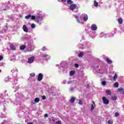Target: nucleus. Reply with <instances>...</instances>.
I'll list each match as a JSON object with an SVG mask.
<instances>
[{
  "instance_id": "nucleus-10",
  "label": "nucleus",
  "mask_w": 124,
  "mask_h": 124,
  "mask_svg": "<svg viewBox=\"0 0 124 124\" xmlns=\"http://www.w3.org/2000/svg\"><path fill=\"white\" fill-rule=\"evenodd\" d=\"M75 100H76V98L72 97L69 100V101L70 103H74V102H75Z\"/></svg>"
},
{
  "instance_id": "nucleus-42",
  "label": "nucleus",
  "mask_w": 124,
  "mask_h": 124,
  "mask_svg": "<svg viewBox=\"0 0 124 124\" xmlns=\"http://www.w3.org/2000/svg\"><path fill=\"white\" fill-rule=\"evenodd\" d=\"M27 124H33V123H28Z\"/></svg>"
},
{
  "instance_id": "nucleus-13",
  "label": "nucleus",
  "mask_w": 124,
  "mask_h": 124,
  "mask_svg": "<svg viewBox=\"0 0 124 124\" xmlns=\"http://www.w3.org/2000/svg\"><path fill=\"white\" fill-rule=\"evenodd\" d=\"M27 46L26 45H22L20 46V50H25V48H26Z\"/></svg>"
},
{
  "instance_id": "nucleus-6",
  "label": "nucleus",
  "mask_w": 124,
  "mask_h": 124,
  "mask_svg": "<svg viewBox=\"0 0 124 124\" xmlns=\"http://www.w3.org/2000/svg\"><path fill=\"white\" fill-rule=\"evenodd\" d=\"M94 107H95V103H94V101H93L91 104V111H93L94 110Z\"/></svg>"
},
{
  "instance_id": "nucleus-37",
  "label": "nucleus",
  "mask_w": 124,
  "mask_h": 124,
  "mask_svg": "<svg viewBox=\"0 0 124 124\" xmlns=\"http://www.w3.org/2000/svg\"><path fill=\"white\" fill-rule=\"evenodd\" d=\"M2 60H3V56L0 55V61H1Z\"/></svg>"
},
{
  "instance_id": "nucleus-28",
  "label": "nucleus",
  "mask_w": 124,
  "mask_h": 124,
  "mask_svg": "<svg viewBox=\"0 0 124 124\" xmlns=\"http://www.w3.org/2000/svg\"><path fill=\"white\" fill-rule=\"evenodd\" d=\"M30 76H31V77H34V76H35V73H32L30 74Z\"/></svg>"
},
{
  "instance_id": "nucleus-29",
  "label": "nucleus",
  "mask_w": 124,
  "mask_h": 124,
  "mask_svg": "<svg viewBox=\"0 0 124 124\" xmlns=\"http://www.w3.org/2000/svg\"><path fill=\"white\" fill-rule=\"evenodd\" d=\"M31 28H32V29H34L35 28V25H34L33 23H32L31 24Z\"/></svg>"
},
{
  "instance_id": "nucleus-23",
  "label": "nucleus",
  "mask_w": 124,
  "mask_h": 124,
  "mask_svg": "<svg viewBox=\"0 0 124 124\" xmlns=\"http://www.w3.org/2000/svg\"><path fill=\"white\" fill-rule=\"evenodd\" d=\"M67 4H72V1L71 0H67Z\"/></svg>"
},
{
  "instance_id": "nucleus-14",
  "label": "nucleus",
  "mask_w": 124,
  "mask_h": 124,
  "mask_svg": "<svg viewBox=\"0 0 124 124\" xmlns=\"http://www.w3.org/2000/svg\"><path fill=\"white\" fill-rule=\"evenodd\" d=\"M106 61L109 64H111V63H112V62L111 61V60H110L109 58L107 59L106 60Z\"/></svg>"
},
{
  "instance_id": "nucleus-20",
  "label": "nucleus",
  "mask_w": 124,
  "mask_h": 124,
  "mask_svg": "<svg viewBox=\"0 0 124 124\" xmlns=\"http://www.w3.org/2000/svg\"><path fill=\"white\" fill-rule=\"evenodd\" d=\"M94 6L95 7L98 6V2H96V0H94Z\"/></svg>"
},
{
  "instance_id": "nucleus-4",
  "label": "nucleus",
  "mask_w": 124,
  "mask_h": 124,
  "mask_svg": "<svg viewBox=\"0 0 124 124\" xmlns=\"http://www.w3.org/2000/svg\"><path fill=\"white\" fill-rule=\"evenodd\" d=\"M76 8H77V5L76 4H72L70 6V10H75V9H76Z\"/></svg>"
},
{
  "instance_id": "nucleus-25",
  "label": "nucleus",
  "mask_w": 124,
  "mask_h": 124,
  "mask_svg": "<svg viewBox=\"0 0 124 124\" xmlns=\"http://www.w3.org/2000/svg\"><path fill=\"white\" fill-rule=\"evenodd\" d=\"M101 84H102V86H106V84H107L106 81L104 80V81H102Z\"/></svg>"
},
{
  "instance_id": "nucleus-39",
  "label": "nucleus",
  "mask_w": 124,
  "mask_h": 124,
  "mask_svg": "<svg viewBox=\"0 0 124 124\" xmlns=\"http://www.w3.org/2000/svg\"><path fill=\"white\" fill-rule=\"evenodd\" d=\"M48 117V114H45V117L47 118Z\"/></svg>"
},
{
  "instance_id": "nucleus-18",
  "label": "nucleus",
  "mask_w": 124,
  "mask_h": 124,
  "mask_svg": "<svg viewBox=\"0 0 124 124\" xmlns=\"http://www.w3.org/2000/svg\"><path fill=\"white\" fill-rule=\"evenodd\" d=\"M118 22L119 23V24H123V19L120 18H118Z\"/></svg>"
},
{
  "instance_id": "nucleus-31",
  "label": "nucleus",
  "mask_w": 124,
  "mask_h": 124,
  "mask_svg": "<svg viewBox=\"0 0 124 124\" xmlns=\"http://www.w3.org/2000/svg\"><path fill=\"white\" fill-rule=\"evenodd\" d=\"M48 54H44L42 56V58H46L48 57Z\"/></svg>"
},
{
  "instance_id": "nucleus-27",
  "label": "nucleus",
  "mask_w": 124,
  "mask_h": 124,
  "mask_svg": "<svg viewBox=\"0 0 124 124\" xmlns=\"http://www.w3.org/2000/svg\"><path fill=\"white\" fill-rule=\"evenodd\" d=\"M31 20H35V19H36V17L34 16H31Z\"/></svg>"
},
{
  "instance_id": "nucleus-7",
  "label": "nucleus",
  "mask_w": 124,
  "mask_h": 124,
  "mask_svg": "<svg viewBox=\"0 0 124 124\" xmlns=\"http://www.w3.org/2000/svg\"><path fill=\"white\" fill-rule=\"evenodd\" d=\"M23 30L25 32H29V29H28V27L25 24L23 26Z\"/></svg>"
},
{
  "instance_id": "nucleus-32",
  "label": "nucleus",
  "mask_w": 124,
  "mask_h": 124,
  "mask_svg": "<svg viewBox=\"0 0 124 124\" xmlns=\"http://www.w3.org/2000/svg\"><path fill=\"white\" fill-rule=\"evenodd\" d=\"M78 104H79V105H82L83 104V103L82 102V100H78Z\"/></svg>"
},
{
  "instance_id": "nucleus-41",
  "label": "nucleus",
  "mask_w": 124,
  "mask_h": 124,
  "mask_svg": "<svg viewBox=\"0 0 124 124\" xmlns=\"http://www.w3.org/2000/svg\"><path fill=\"white\" fill-rule=\"evenodd\" d=\"M62 2H65L66 1V0H62Z\"/></svg>"
},
{
  "instance_id": "nucleus-2",
  "label": "nucleus",
  "mask_w": 124,
  "mask_h": 124,
  "mask_svg": "<svg viewBox=\"0 0 124 124\" xmlns=\"http://www.w3.org/2000/svg\"><path fill=\"white\" fill-rule=\"evenodd\" d=\"M102 100L104 104H106V105H108V104H109V100L106 98V97H103L102 98Z\"/></svg>"
},
{
  "instance_id": "nucleus-34",
  "label": "nucleus",
  "mask_w": 124,
  "mask_h": 124,
  "mask_svg": "<svg viewBox=\"0 0 124 124\" xmlns=\"http://www.w3.org/2000/svg\"><path fill=\"white\" fill-rule=\"evenodd\" d=\"M75 66L76 68H78V67H79V64L78 63H75Z\"/></svg>"
},
{
  "instance_id": "nucleus-16",
  "label": "nucleus",
  "mask_w": 124,
  "mask_h": 124,
  "mask_svg": "<svg viewBox=\"0 0 124 124\" xmlns=\"http://www.w3.org/2000/svg\"><path fill=\"white\" fill-rule=\"evenodd\" d=\"M34 101L35 103H38L40 101L39 98H35L34 100Z\"/></svg>"
},
{
  "instance_id": "nucleus-40",
  "label": "nucleus",
  "mask_w": 124,
  "mask_h": 124,
  "mask_svg": "<svg viewBox=\"0 0 124 124\" xmlns=\"http://www.w3.org/2000/svg\"><path fill=\"white\" fill-rule=\"evenodd\" d=\"M108 124H111V121L108 120Z\"/></svg>"
},
{
  "instance_id": "nucleus-17",
  "label": "nucleus",
  "mask_w": 124,
  "mask_h": 124,
  "mask_svg": "<svg viewBox=\"0 0 124 124\" xmlns=\"http://www.w3.org/2000/svg\"><path fill=\"white\" fill-rule=\"evenodd\" d=\"M31 15H28L26 16H25V18L27 19V20L30 19V18H31Z\"/></svg>"
},
{
  "instance_id": "nucleus-1",
  "label": "nucleus",
  "mask_w": 124,
  "mask_h": 124,
  "mask_svg": "<svg viewBox=\"0 0 124 124\" xmlns=\"http://www.w3.org/2000/svg\"><path fill=\"white\" fill-rule=\"evenodd\" d=\"M42 20H43L42 16H41V15H40V16L36 17L35 22H36V23H39V22H41V21H42Z\"/></svg>"
},
{
  "instance_id": "nucleus-15",
  "label": "nucleus",
  "mask_w": 124,
  "mask_h": 124,
  "mask_svg": "<svg viewBox=\"0 0 124 124\" xmlns=\"http://www.w3.org/2000/svg\"><path fill=\"white\" fill-rule=\"evenodd\" d=\"M78 57L79 58H82V57H83V56H84V52H80L79 54H78Z\"/></svg>"
},
{
  "instance_id": "nucleus-12",
  "label": "nucleus",
  "mask_w": 124,
  "mask_h": 124,
  "mask_svg": "<svg viewBox=\"0 0 124 124\" xmlns=\"http://www.w3.org/2000/svg\"><path fill=\"white\" fill-rule=\"evenodd\" d=\"M106 93L108 94V95H112L111 91H110L109 90H107Z\"/></svg>"
},
{
  "instance_id": "nucleus-5",
  "label": "nucleus",
  "mask_w": 124,
  "mask_h": 124,
  "mask_svg": "<svg viewBox=\"0 0 124 124\" xmlns=\"http://www.w3.org/2000/svg\"><path fill=\"white\" fill-rule=\"evenodd\" d=\"M34 59L35 58L33 56L28 58V63H32V62H34Z\"/></svg>"
},
{
  "instance_id": "nucleus-33",
  "label": "nucleus",
  "mask_w": 124,
  "mask_h": 124,
  "mask_svg": "<svg viewBox=\"0 0 124 124\" xmlns=\"http://www.w3.org/2000/svg\"><path fill=\"white\" fill-rule=\"evenodd\" d=\"M46 46H43V48L41 49L42 51H45L46 50Z\"/></svg>"
},
{
  "instance_id": "nucleus-8",
  "label": "nucleus",
  "mask_w": 124,
  "mask_h": 124,
  "mask_svg": "<svg viewBox=\"0 0 124 124\" xmlns=\"http://www.w3.org/2000/svg\"><path fill=\"white\" fill-rule=\"evenodd\" d=\"M91 30H92V31H96V30H97V27H96V25L95 24H92L91 26Z\"/></svg>"
},
{
  "instance_id": "nucleus-3",
  "label": "nucleus",
  "mask_w": 124,
  "mask_h": 124,
  "mask_svg": "<svg viewBox=\"0 0 124 124\" xmlns=\"http://www.w3.org/2000/svg\"><path fill=\"white\" fill-rule=\"evenodd\" d=\"M43 79V75L42 73H39L38 75L37 81L40 82Z\"/></svg>"
},
{
  "instance_id": "nucleus-21",
  "label": "nucleus",
  "mask_w": 124,
  "mask_h": 124,
  "mask_svg": "<svg viewBox=\"0 0 124 124\" xmlns=\"http://www.w3.org/2000/svg\"><path fill=\"white\" fill-rule=\"evenodd\" d=\"M118 92L120 93H124V89L120 88L118 89Z\"/></svg>"
},
{
  "instance_id": "nucleus-24",
  "label": "nucleus",
  "mask_w": 124,
  "mask_h": 124,
  "mask_svg": "<svg viewBox=\"0 0 124 124\" xmlns=\"http://www.w3.org/2000/svg\"><path fill=\"white\" fill-rule=\"evenodd\" d=\"M75 18L77 19V22L78 23H80V20H79V16H76Z\"/></svg>"
},
{
  "instance_id": "nucleus-45",
  "label": "nucleus",
  "mask_w": 124,
  "mask_h": 124,
  "mask_svg": "<svg viewBox=\"0 0 124 124\" xmlns=\"http://www.w3.org/2000/svg\"><path fill=\"white\" fill-rule=\"evenodd\" d=\"M0 72H1V70H0Z\"/></svg>"
},
{
  "instance_id": "nucleus-43",
  "label": "nucleus",
  "mask_w": 124,
  "mask_h": 124,
  "mask_svg": "<svg viewBox=\"0 0 124 124\" xmlns=\"http://www.w3.org/2000/svg\"><path fill=\"white\" fill-rule=\"evenodd\" d=\"M98 67H99V66H97V68H98Z\"/></svg>"
},
{
  "instance_id": "nucleus-19",
  "label": "nucleus",
  "mask_w": 124,
  "mask_h": 124,
  "mask_svg": "<svg viewBox=\"0 0 124 124\" xmlns=\"http://www.w3.org/2000/svg\"><path fill=\"white\" fill-rule=\"evenodd\" d=\"M114 88H119V83L115 82L113 85Z\"/></svg>"
},
{
  "instance_id": "nucleus-36",
  "label": "nucleus",
  "mask_w": 124,
  "mask_h": 124,
  "mask_svg": "<svg viewBox=\"0 0 124 124\" xmlns=\"http://www.w3.org/2000/svg\"><path fill=\"white\" fill-rule=\"evenodd\" d=\"M119 115L120 114L118 112H116L115 116V117H119Z\"/></svg>"
},
{
  "instance_id": "nucleus-26",
  "label": "nucleus",
  "mask_w": 124,
  "mask_h": 124,
  "mask_svg": "<svg viewBox=\"0 0 124 124\" xmlns=\"http://www.w3.org/2000/svg\"><path fill=\"white\" fill-rule=\"evenodd\" d=\"M117 78H118V77H117V74H115L113 77L114 81H116V80H117Z\"/></svg>"
},
{
  "instance_id": "nucleus-9",
  "label": "nucleus",
  "mask_w": 124,
  "mask_h": 124,
  "mask_svg": "<svg viewBox=\"0 0 124 124\" xmlns=\"http://www.w3.org/2000/svg\"><path fill=\"white\" fill-rule=\"evenodd\" d=\"M82 16H83V19L85 22L88 21V15L87 14H82Z\"/></svg>"
},
{
  "instance_id": "nucleus-35",
  "label": "nucleus",
  "mask_w": 124,
  "mask_h": 124,
  "mask_svg": "<svg viewBox=\"0 0 124 124\" xmlns=\"http://www.w3.org/2000/svg\"><path fill=\"white\" fill-rule=\"evenodd\" d=\"M42 97L43 100H45V99H46V96L45 95L43 96Z\"/></svg>"
},
{
  "instance_id": "nucleus-30",
  "label": "nucleus",
  "mask_w": 124,
  "mask_h": 124,
  "mask_svg": "<svg viewBox=\"0 0 124 124\" xmlns=\"http://www.w3.org/2000/svg\"><path fill=\"white\" fill-rule=\"evenodd\" d=\"M111 99L112 100H117V97H116V96H112V97H111Z\"/></svg>"
},
{
  "instance_id": "nucleus-11",
  "label": "nucleus",
  "mask_w": 124,
  "mask_h": 124,
  "mask_svg": "<svg viewBox=\"0 0 124 124\" xmlns=\"http://www.w3.org/2000/svg\"><path fill=\"white\" fill-rule=\"evenodd\" d=\"M10 47L11 50H13L14 51H15V50H16V47H15V46H14L12 44L10 45Z\"/></svg>"
},
{
  "instance_id": "nucleus-44",
  "label": "nucleus",
  "mask_w": 124,
  "mask_h": 124,
  "mask_svg": "<svg viewBox=\"0 0 124 124\" xmlns=\"http://www.w3.org/2000/svg\"><path fill=\"white\" fill-rule=\"evenodd\" d=\"M123 94H124V91H123Z\"/></svg>"
},
{
  "instance_id": "nucleus-22",
  "label": "nucleus",
  "mask_w": 124,
  "mask_h": 124,
  "mask_svg": "<svg viewBox=\"0 0 124 124\" xmlns=\"http://www.w3.org/2000/svg\"><path fill=\"white\" fill-rule=\"evenodd\" d=\"M75 74V71L72 70L70 72V75H71V76H72V75H73Z\"/></svg>"
},
{
  "instance_id": "nucleus-46",
  "label": "nucleus",
  "mask_w": 124,
  "mask_h": 124,
  "mask_svg": "<svg viewBox=\"0 0 124 124\" xmlns=\"http://www.w3.org/2000/svg\"><path fill=\"white\" fill-rule=\"evenodd\" d=\"M30 52H31V50H30Z\"/></svg>"
},
{
  "instance_id": "nucleus-38",
  "label": "nucleus",
  "mask_w": 124,
  "mask_h": 124,
  "mask_svg": "<svg viewBox=\"0 0 124 124\" xmlns=\"http://www.w3.org/2000/svg\"><path fill=\"white\" fill-rule=\"evenodd\" d=\"M56 123L57 124H62V122L60 121H57Z\"/></svg>"
}]
</instances>
